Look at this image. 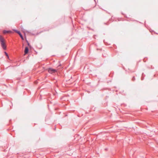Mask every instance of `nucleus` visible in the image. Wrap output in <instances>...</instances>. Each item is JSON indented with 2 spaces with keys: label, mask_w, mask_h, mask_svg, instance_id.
<instances>
[{
  "label": "nucleus",
  "mask_w": 158,
  "mask_h": 158,
  "mask_svg": "<svg viewBox=\"0 0 158 158\" xmlns=\"http://www.w3.org/2000/svg\"><path fill=\"white\" fill-rule=\"evenodd\" d=\"M0 42L1 46L4 50H6V47L5 43V40L1 35H0Z\"/></svg>",
  "instance_id": "obj_1"
},
{
  "label": "nucleus",
  "mask_w": 158,
  "mask_h": 158,
  "mask_svg": "<svg viewBox=\"0 0 158 158\" xmlns=\"http://www.w3.org/2000/svg\"><path fill=\"white\" fill-rule=\"evenodd\" d=\"M48 71L50 73H55L57 71L55 69H53L52 68H49L48 69Z\"/></svg>",
  "instance_id": "obj_2"
},
{
  "label": "nucleus",
  "mask_w": 158,
  "mask_h": 158,
  "mask_svg": "<svg viewBox=\"0 0 158 158\" xmlns=\"http://www.w3.org/2000/svg\"><path fill=\"white\" fill-rule=\"evenodd\" d=\"M15 32L17 33L19 35V36H20V37L21 38L22 40H23V35L21 34V33L19 31H17V30H16Z\"/></svg>",
  "instance_id": "obj_3"
},
{
  "label": "nucleus",
  "mask_w": 158,
  "mask_h": 158,
  "mask_svg": "<svg viewBox=\"0 0 158 158\" xmlns=\"http://www.w3.org/2000/svg\"><path fill=\"white\" fill-rule=\"evenodd\" d=\"M28 51H29L28 48L27 47H26L25 48V50H24L25 54H27L28 52Z\"/></svg>",
  "instance_id": "obj_4"
},
{
  "label": "nucleus",
  "mask_w": 158,
  "mask_h": 158,
  "mask_svg": "<svg viewBox=\"0 0 158 158\" xmlns=\"http://www.w3.org/2000/svg\"><path fill=\"white\" fill-rule=\"evenodd\" d=\"M10 32V31H6V30H4L3 31V33L4 34H6L7 33H8Z\"/></svg>",
  "instance_id": "obj_5"
},
{
  "label": "nucleus",
  "mask_w": 158,
  "mask_h": 158,
  "mask_svg": "<svg viewBox=\"0 0 158 158\" xmlns=\"http://www.w3.org/2000/svg\"><path fill=\"white\" fill-rule=\"evenodd\" d=\"M4 53H5L7 57L8 58L9 57L8 55V54L6 52H5Z\"/></svg>",
  "instance_id": "obj_6"
},
{
  "label": "nucleus",
  "mask_w": 158,
  "mask_h": 158,
  "mask_svg": "<svg viewBox=\"0 0 158 158\" xmlns=\"http://www.w3.org/2000/svg\"><path fill=\"white\" fill-rule=\"evenodd\" d=\"M135 80V77H133L132 78V80L133 81H134Z\"/></svg>",
  "instance_id": "obj_7"
},
{
  "label": "nucleus",
  "mask_w": 158,
  "mask_h": 158,
  "mask_svg": "<svg viewBox=\"0 0 158 158\" xmlns=\"http://www.w3.org/2000/svg\"><path fill=\"white\" fill-rule=\"evenodd\" d=\"M27 44L28 46H29L30 45V44H29V43H28V41H27Z\"/></svg>",
  "instance_id": "obj_8"
}]
</instances>
